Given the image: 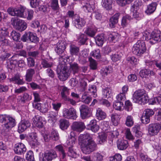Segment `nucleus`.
I'll list each match as a JSON object with an SVG mask.
<instances>
[{
  "label": "nucleus",
  "instance_id": "nucleus-27",
  "mask_svg": "<svg viewBox=\"0 0 161 161\" xmlns=\"http://www.w3.org/2000/svg\"><path fill=\"white\" fill-rule=\"evenodd\" d=\"M97 30L94 26L88 27L85 32L89 37H93L95 36Z\"/></svg>",
  "mask_w": 161,
  "mask_h": 161
},
{
  "label": "nucleus",
  "instance_id": "nucleus-3",
  "mask_svg": "<svg viewBox=\"0 0 161 161\" xmlns=\"http://www.w3.org/2000/svg\"><path fill=\"white\" fill-rule=\"evenodd\" d=\"M57 73L59 79L61 81L66 80L70 75V72L65 65L59 64L58 66Z\"/></svg>",
  "mask_w": 161,
  "mask_h": 161
},
{
  "label": "nucleus",
  "instance_id": "nucleus-30",
  "mask_svg": "<svg viewBox=\"0 0 161 161\" xmlns=\"http://www.w3.org/2000/svg\"><path fill=\"white\" fill-rule=\"evenodd\" d=\"M80 50L79 47L76 46L73 44H71L69 46V51L72 55H77L78 54Z\"/></svg>",
  "mask_w": 161,
  "mask_h": 161
},
{
  "label": "nucleus",
  "instance_id": "nucleus-49",
  "mask_svg": "<svg viewBox=\"0 0 161 161\" xmlns=\"http://www.w3.org/2000/svg\"><path fill=\"white\" fill-rule=\"evenodd\" d=\"M50 137L53 140H58L59 138L58 132L55 130H52L50 136Z\"/></svg>",
  "mask_w": 161,
  "mask_h": 161
},
{
  "label": "nucleus",
  "instance_id": "nucleus-34",
  "mask_svg": "<svg viewBox=\"0 0 161 161\" xmlns=\"http://www.w3.org/2000/svg\"><path fill=\"white\" fill-rule=\"evenodd\" d=\"M119 15V13H116L111 17V28H114L115 27L114 25L118 23Z\"/></svg>",
  "mask_w": 161,
  "mask_h": 161
},
{
  "label": "nucleus",
  "instance_id": "nucleus-8",
  "mask_svg": "<svg viewBox=\"0 0 161 161\" xmlns=\"http://www.w3.org/2000/svg\"><path fill=\"white\" fill-rule=\"evenodd\" d=\"M161 129V125L159 123L151 124L147 127L148 134L151 136H155L158 134Z\"/></svg>",
  "mask_w": 161,
  "mask_h": 161
},
{
  "label": "nucleus",
  "instance_id": "nucleus-12",
  "mask_svg": "<svg viewBox=\"0 0 161 161\" xmlns=\"http://www.w3.org/2000/svg\"><path fill=\"white\" fill-rule=\"evenodd\" d=\"M16 125V121L15 119L9 116L7 121L4 124L3 129L6 131H8L14 127Z\"/></svg>",
  "mask_w": 161,
  "mask_h": 161
},
{
  "label": "nucleus",
  "instance_id": "nucleus-52",
  "mask_svg": "<svg viewBox=\"0 0 161 161\" xmlns=\"http://www.w3.org/2000/svg\"><path fill=\"white\" fill-rule=\"evenodd\" d=\"M133 0H117V2L119 5L123 6L126 4H129Z\"/></svg>",
  "mask_w": 161,
  "mask_h": 161
},
{
  "label": "nucleus",
  "instance_id": "nucleus-40",
  "mask_svg": "<svg viewBox=\"0 0 161 161\" xmlns=\"http://www.w3.org/2000/svg\"><path fill=\"white\" fill-rule=\"evenodd\" d=\"M69 89L67 87L64 86H62L61 94L63 99L66 98L67 97V95L69 94Z\"/></svg>",
  "mask_w": 161,
  "mask_h": 161
},
{
  "label": "nucleus",
  "instance_id": "nucleus-38",
  "mask_svg": "<svg viewBox=\"0 0 161 161\" xmlns=\"http://www.w3.org/2000/svg\"><path fill=\"white\" fill-rule=\"evenodd\" d=\"M88 90L89 92L92 93V95L93 97H97V89L95 86L90 85Z\"/></svg>",
  "mask_w": 161,
  "mask_h": 161
},
{
  "label": "nucleus",
  "instance_id": "nucleus-56",
  "mask_svg": "<svg viewBox=\"0 0 161 161\" xmlns=\"http://www.w3.org/2000/svg\"><path fill=\"white\" fill-rule=\"evenodd\" d=\"M125 109L128 111H130L132 109V104L131 103L129 100L125 102Z\"/></svg>",
  "mask_w": 161,
  "mask_h": 161
},
{
  "label": "nucleus",
  "instance_id": "nucleus-64",
  "mask_svg": "<svg viewBox=\"0 0 161 161\" xmlns=\"http://www.w3.org/2000/svg\"><path fill=\"white\" fill-rule=\"evenodd\" d=\"M140 157L142 161H151L150 159L148 158L147 156L144 153H140Z\"/></svg>",
  "mask_w": 161,
  "mask_h": 161
},
{
  "label": "nucleus",
  "instance_id": "nucleus-57",
  "mask_svg": "<svg viewBox=\"0 0 161 161\" xmlns=\"http://www.w3.org/2000/svg\"><path fill=\"white\" fill-rule=\"evenodd\" d=\"M116 98L117 101L119 102L124 101L126 99L125 94L124 93H120L117 96Z\"/></svg>",
  "mask_w": 161,
  "mask_h": 161
},
{
  "label": "nucleus",
  "instance_id": "nucleus-42",
  "mask_svg": "<svg viewBox=\"0 0 161 161\" xmlns=\"http://www.w3.org/2000/svg\"><path fill=\"white\" fill-rule=\"evenodd\" d=\"M25 158L27 161H35L33 153L31 151H29L27 153Z\"/></svg>",
  "mask_w": 161,
  "mask_h": 161
},
{
  "label": "nucleus",
  "instance_id": "nucleus-32",
  "mask_svg": "<svg viewBox=\"0 0 161 161\" xmlns=\"http://www.w3.org/2000/svg\"><path fill=\"white\" fill-rule=\"evenodd\" d=\"M41 64L44 68H50L53 65V63L47 59H42Z\"/></svg>",
  "mask_w": 161,
  "mask_h": 161
},
{
  "label": "nucleus",
  "instance_id": "nucleus-11",
  "mask_svg": "<svg viewBox=\"0 0 161 161\" xmlns=\"http://www.w3.org/2000/svg\"><path fill=\"white\" fill-rule=\"evenodd\" d=\"M161 40V33L160 31H153L151 34L148 33H144L143 35L142 40Z\"/></svg>",
  "mask_w": 161,
  "mask_h": 161
},
{
  "label": "nucleus",
  "instance_id": "nucleus-4",
  "mask_svg": "<svg viewBox=\"0 0 161 161\" xmlns=\"http://www.w3.org/2000/svg\"><path fill=\"white\" fill-rule=\"evenodd\" d=\"M8 14L12 16H16L21 18H25L26 14L25 12V8L21 7L19 8H15L10 7L7 10Z\"/></svg>",
  "mask_w": 161,
  "mask_h": 161
},
{
  "label": "nucleus",
  "instance_id": "nucleus-47",
  "mask_svg": "<svg viewBox=\"0 0 161 161\" xmlns=\"http://www.w3.org/2000/svg\"><path fill=\"white\" fill-rule=\"evenodd\" d=\"M51 6L53 10H58L59 8V6L58 0H52L51 3Z\"/></svg>",
  "mask_w": 161,
  "mask_h": 161
},
{
  "label": "nucleus",
  "instance_id": "nucleus-7",
  "mask_svg": "<svg viewBox=\"0 0 161 161\" xmlns=\"http://www.w3.org/2000/svg\"><path fill=\"white\" fill-rule=\"evenodd\" d=\"M58 158L56 151L52 150L44 153L42 157L40 158V161H52Z\"/></svg>",
  "mask_w": 161,
  "mask_h": 161
},
{
  "label": "nucleus",
  "instance_id": "nucleus-18",
  "mask_svg": "<svg viewBox=\"0 0 161 161\" xmlns=\"http://www.w3.org/2000/svg\"><path fill=\"white\" fill-rule=\"evenodd\" d=\"M31 126V123L27 120H23L19 123L18 126V131L22 133L27 128Z\"/></svg>",
  "mask_w": 161,
  "mask_h": 161
},
{
  "label": "nucleus",
  "instance_id": "nucleus-45",
  "mask_svg": "<svg viewBox=\"0 0 161 161\" xmlns=\"http://www.w3.org/2000/svg\"><path fill=\"white\" fill-rule=\"evenodd\" d=\"M150 73V70L147 69H143L141 70L139 73L140 76L142 78H145Z\"/></svg>",
  "mask_w": 161,
  "mask_h": 161
},
{
  "label": "nucleus",
  "instance_id": "nucleus-41",
  "mask_svg": "<svg viewBox=\"0 0 161 161\" xmlns=\"http://www.w3.org/2000/svg\"><path fill=\"white\" fill-rule=\"evenodd\" d=\"M101 127L103 130L105 132H109L108 130H109L110 126L108 122L103 121L102 122L101 125Z\"/></svg>",
  "mask_w": 161,
  "mask_h": 161
},
{
  "label": "nucleus",
  "instance_id": "nucleus-9",
  "mask_svg": "<svg viewBox=\"0 0 161 161\" xmlns=\"http://www.w3.org/2000/svg\"><path fill=\"white\" fill-rule=\"evenodd\" d=\"M62 113L63 116L66 119H75L77 117L75 109L72 108H64Z\"/></svg>",
  "mask_w": 161,
  "mask_h": 161
},
{
  "label": "nucleus",
  "instance_id": "nucleus-60",
  "mask_svg": "<svg viewBox=\"0 0 161 161\" xmlns=\"http://www.w3.org/2000/svg\"><path fill=\"white\" fill-rule=\"evenodd\" d=\"M94 156L96 158L97 161H103V156L100 153L97 152L94 153Z\"/></svg>",
  "mask_w": 161,
  "mask_h": 161
},
{
  "label": "nucleus",
  "instance_id": "nucleus-23",
  "mask_svg": "<svg viewBox=\"0 0 161 161\" xmlns=\"http://www.w3.org/2000/svg\"><path fill=\"white\" fill-rule=\"evenodd\" d=\"M158 5L157 2H152L147 6V9L146 10L145 13L148 14H150L153 13L156 10Z\"/></svg>",
  "mask_w": 161,
  "mask_h": 161
},
{
  "label": "nucleus",
  "instance_id": "nucleus-58",
  "mask_svg": "<svg viewBox=\"0 0 161 161\" xmlns=\"http://www.w3.org/2000/svg\"><path fill=\"white\" fill-rule=\"evenodd\" d=\"M9 116L6 114H0V122L5 123Z\"/></svg>",
  "mask_w": 161,
  "mask_h": 161
},
{
  "label": "nucleus",
  "instance_id": "nucleus-26",
  "mask_svg": "<svg viewBox=\"0 0 161 161\" xmlns=\"http://www.w3.org/2000/svg\"><path fill=\"white\" fill-rule=\"evenodd\" d=\"M32 99L31 95L27 93H25L21 97L19 102L21 104H24Z\"/></svg>",
  "mask_w": 161,
  "mask_h": 161
},
{
  "label": "nucleus",
  "instance_id": "nucleus-14",
  "mask_svg": "<svg viewBox=\"0 0 161 161\" xmlns=\"http://www.w3.org/2000/svg\"><path fill=\"white\" fill-rule=\"evenodd\" d=\"M32 121L36 126L39 128L43 127L46 123L43 118L38 115L35 116L32 119Z\"/></svg>",
  "mask_w": 161,
  "mask_h": 161
},
{
  "label": "nucleus",
  "instance_id": "nucleus-50",
  "mask_svg": "<svg viewBox=\"0 0 161 161\" xmlns=\"http://www.w3.org/2000/svg\"><path fill=\"white\" fill-rule=\"evenodd\" d=\"M11 36L13 40H19L20 37V34L14 31L11 32Z\"/></svg>",
  "mask_w": 161,
  "mask_h": 161
},
{
  "label": "nucleus",
  "instance_id": "nucleus-62",
  "mask_svg": "<svg viewBox=\"0 0 161 161\" xmlns=\"http://www.w3.org/2000/svg\"><path fill=\"white\" fill-rule=\"evenodd\" d=\"M27 15L25 18L28 20H31L32 19L33 17L34 11L32 10H27Z\"/></svg>",
  "mask_w": 161,
  "mask_h": 161
},
{
  "label": "nucleus",
  "instance_id": "nucleus-46",
  "mask_svg": "<svg viewBox=\"0 0 161 161\" xmlns=\"http://www.w3.org/2000/svg\"><path fill=\"white\" fill-rule=\"evenodd\" d=\"M102 4L103 7L107 10L111 9L110 2L109 0H102Z\"/></svg>",
  "mask_w": 161,
  "mask_h": 161
},
{
  "label": "nucleus",
  "instance_id": "nucleus-59",
  "mask_svg": "<svg viewBox=\"0 0 161 161\" xmlns=\"http://www.w3.org/2000/svg\"><path fill=\"white\" fill-rule=\"evenodd\" d=\"M141 120L143 123L145 124H147L150 122V117L145 115L143 116L141 118Z\"/></svg>",
  "mask_w": 161,
  "mask_h": 161
},
{
  "label": "nucleus",
  "instance_id": "nucleus-44",
  "mask_svg": "<svg viewBox=\"0 0 161 161\" xmlns=\"http://www.w3.org/2000/svg\"><path fill=\"white\" fill-rule=\"evenodd\" d=\"M123 105V103L122 102L115 101L113 103V107L116 110H120Z\"/></svg>",
  "mask_w": 161,
  "mask_h": 161
},
{
  "label": "nucleus",
  "instance_id": "nucleus-37",
  "mask_svg": "<svg viewBox=\"0 0 161 161\" xmlns=\"http://www.w3.org/2000/svg\"><path fill=\"white\" fill-rule=\"evenodd\" d=\"M90 55L96 59H99L101 57L100 50L99 49L94 50L91 52Z\"/></svg>",
  "mask_w": 161,
  "mask_h": 161
},
{
  "label": "nucleus",
  "instance_id": "nucleus-28",
  "mask_svg": "<svg viewBox=\"0 0 161 161\" xmlns=\"http://www.w3.org/2000/svg\"><path fill=\"white\" fill-rule=\"evenodd\" d=\"M59 122L60 127L63 130L66 129L69 125V121L66 119H61Z\"/></svg>",
  "mask_w": 161,
  "mask_h": 161
},
{
  "label": "nucleus",
  "instance_id": "nucleus-17",
  "mask_svg": "<svg viewBox=\"0 0 161 161\" xmlns=\"http://www.w3.org/2000/svg\"><path fill=\"white\" fill-rule=\"evenodd\" d=\"M71 128L74 131L80 132L85 128L84 123L82 122H75L73 123Z\"/></svg>",
  "mask_w": 161,
  "mask_h": 161
},
{
  "label": "nucleus",
  "instance_id": "nucleus-6",
  "mask_svg": "<svg viewBox=\"0 0 161 161\" xmlns=\"http://www.w3.org/2000/svg\"><path fill=\"white\" fill-rule=\"evenodd\" d=\"M11 24L16 29L20 31L25 30L27 27V24L23 20L17 17L12 18Z\"/></svg>",
  "mask_w": 161,
  "mask_h": 161
},
{
  "label": "nucleus",
  "instance_id": "nucleus-19",
  "mask_svg": "<svg viewBox=\"0 0 161 161\" xmlns=\"http://www.w3.org/2000/svg\"><path fill=\"white\" fill-rule=\"evenodd\" d=\"M39 39L36 33L31 32H25L22 37L21 40H37Z\"/></svg>",
  "mask_w": 161,
  "mask_h": 161
},
{
  "label": "nucleus",
  "instance_id": "nucleus-24",
  "mask_svg": "<svg viewBox=\"0 0 161 161\" xmlns=\"http://www.w3.org/2000/svg\"><path fill=\"white\" fill-rule=\"evenodd\" d=\"M118 148L120 150L125 149L128 146V141L125 140H118L117 142Z\"/></svg>",
  "mask_w": 161,
  "mask_h": 161
},
{
  "label": "nucleus",
  "instance_id": "nucleus-33",
  "mask_svg": "<svg viewBox=\"0 0 161 161\" xmlns=\"http://www.w3.org/2000/svg\"><path fill=\"white\" fill-rule=\"evenodd\" d=\"M74 146H69L68 148L67 154L69 156L72 158H76L77 157L75 150L74 148Z\"/></svg>",
  "mask_w": 161,
  "mask_h": 161
},
{
  "label": "nucleus",
  "instance_id": "nucleus-15",
  "mask_svg": "<svg viewBox=\"0 0 161 161\" xmlns=\"http://www.w3.org/2000/svg\"><path fill=\"white\" fill-rule=\"evenodd\" d=\"M25 146L22 143H18L15 145L14 151L15 153L19 155L24 154L26 151Z\"/></svg>",
  "mask_w": 161,
  "mask_h": 161
},
{
  "label": "nucleus",
  "instance_id": "nucleus-2",
  "mask_svg": "<svg viewBox=\"0 0 161 161\" xmlns=\"http://www.w3.org/2000/svg\"><path fill=\"white\" fill-rule=\"evenodd\" d=\"M132 99L134 102L141 105L144 104L148 101V97L144 90L136 91L133 94Z\"/></svg>",
  "mask_w": 161,
  "mask_h": 161
},
{
  "label": "nucleus",
  "instance_id": "nucleus-43",
  "mask_svg": "<svg viewBox=\"0 0 161 161\" xmlns=\"http://www.w3.org/2000/svg\"><path fill=\"white\" fill-rule=\"evenodd\" d=\"M107 136L105 133H102L99 134L98 140L99 143L100 144L106 141Z\"/></svg>",
  "mask_w": 161,
  "mask_h": 161
},
{
  "label": "nucleus",
  "instance_id": "nucleus-36",
  "mask_svg": "<svg viewBox=\"0 0 161 161\" xmlns=\"http://www.w3.org/2000/svg\"><path fill=\"white\" fill-rule=\"evenodd\" d=\"M90 62V69L92 70H95L97 69V64L96 61L92 57L89 58Z\"/></svg>",
  "mask_w": 161,
  "mask_h": 161
},
{
  "label": "nucleus",
  "instance_id": "nucleus-51",
  "mask_svg": "<svg viewBox=\"0 0 161 161\" xmlns=\"http://www.w3.org/2000/svg\"><path fill=\"white\" fill-rule=\"evenodd\" d=\"M30 1V5L32 8H36L39 7L41 3L40 0H31Z\"/></svg>",
  "mask_w": 161,
  "mask_h": 161
},
{
  "label": "nucleus",
  "instance_id": "nucleus-20",
  "mask_svg": "<svg viewBox=\"0 0 161 161\" xmlns=\"http://www.w3.org/2000/svg\"><path fill=\"white\" fill-rule=\"evenodd\" d=\"M73 22L75 27L79 29H81L86 24L85 20L79 16H77L75 18L73 21Z\"/></svg>",
  "mask_w": 161,
  "mask_h": 161
},
{
  "label": "nucleus",
  "instance_id": "nucleus-63",
  "mask_svg": "<svg viewBox=\"0 0 161 161\" xmlns=\"http://www.w3.org/2000/svg\"><path fill=\"white\" fill-rule=\"evenodd\" d=\"M128 78L129 81L133 82L137 80V77L135 74H131L128 76Z\"/></svg>",
  "mask_w": 161,
  "mask_h": 161
},
{
  "label": "nucleus",
  "instance_id": "nucleus-48",
  "mask_svg": "<svg viewBox=\"0 0 161 161\" xmlns=\"http://www.w3.org/2000/svg\"><path fill=\"white\" fill-rule=\"evenodd\" d=\"M133 124L134 121L132 117L130 115L128 116L126 119V125L130 127L133 125Z\"/></svg>",
  "mask_w": 161,
  "mask_h": 161
},
{
  "label": "nucleus",
  "instance_id": "nucleus-29",
  "mask_svg": "<svg viewBox=\"0 0 161 161\" xmlns=\"http://www.w3.org/2000/svg\"><path fill=\"white\" fill-rule=\"evenodd\" d=\"M81 4L82 5V7L85 12H92L93 10V6L91 5L88 3H85L83 2H81Z\"/></svg>",
  "mask_w": 161,
  "mask_h": 161
},
{
  "label": "nucleus",
  "instance_id": "nucleus-54",
  "mask_svg": "<svg viewBox=\"0 0 161 161\" xmlns=\"http://www.w3.org/2000/svg\"><path fill=\"white\" fill-rule=\"evenodd\" d=\"M27 65L30 67H32L35 66V60L33 58L29 57L27 58Z\"/></svg>",
  "mask_w": 161,
  "mask_h": 161
},
{
  "label": "nucleus",
  "instance_id": "nucleus-13",
  "mask_svg": "<svg viewBox=\"0 0 161 161\" xmlns=\"http://www.w3.org/2000/svg\"><path fill=\"white\" fill-rule=\"evenodd\" d=\"M80 116L82 119L89 117L91 115V109L85 105H82L80 108Z\"/></svg>",
  "mask_w": 161,
  "mask_h": 161
},
{
  "label": "nucleus",
  "instance_id": "nucleus-16",
  "mask_svg": "<svg viewBox=\"0 0 161 161\" xmlns=\"http://www.w3.org/2000/svg\"><path fill=\"white\" fill-rule=\"evenodd\" d=\"M138 9V4L137 3L133 4L130 8V11L133 12V18L138 20H140L141 19L142 16L141 14L137 11Z\"/></svg>",
  "mask_w": 161,
  "mask_h": 161
},
{
  "label": "nucleus",
  "instance_id": "nucleus-53",
  "mask_svg": "<svg viewBox=\"0 0 161 161\" xmlns=\"http://www.w3.org/2000/svg\"><path fill=\"white\" fill-rule=\"evenodd\" d=\"M48 106L47 104H42L39 111L42 113H46L48 110Z\"/></svg>",
  "mask_w": 161,
  "mask_h": 161
},
{
  "label": "nucleus",
  "instance_id": "nucleus-5",
  "mask_svg": "<svg viewBox=\"0 0 161 161\" xmlns=\"http://www.w3.org/2000/svg\"><path fill=\"white\" fill-rule=\"evenodd\" d=\"M145 42L144 41H137L132 48L133 53L137 56H140L146 50Z\"/></svg>",
  "mask_w": 161,
  "mask_h": 161
},
{
  "label": "nucleus",
  "instance_id": "nucleus-55",
  "mask_svg": "<svg viewBox=\"0 0 161 161\" xmlns=\"http://www.w3.org/2000/svg\"><path fill=\"white\" fill-rule=\"evenodd\" d=\"M27 89L25 86H21L18 88H16L14 90V93L17 94H20L25 92Z\"/></svg>",
  "mask_w": 161,
  "mask_h": 161
},
{
  "label": "nucleus",
  "instance_id": "nucleus-61",
  "mask_svg": "<svg viewBox=\"0 0 161 161\" xmlns=\"http://www.w3.org/2000/svg\"><path fill=\"white\" fill-rule=\"evenodd\" d=\"M111 161H121L122 157L121 155L117 153L111 157Z\"/></svg>",
  "mask_w": 161,
  "mask_h": 161
},
{
  "label": "nucleus",
  "instance_id": "nucleus-25",
  "mask_svg": "<svg viewBox=\"0 0 161 161\" xmlns=\"http://www.w3.org/2000/svg\"><path fill=\"white\" fill-rule=\"evenodd\" d=\"M35 72V70L33 69L30 68L27 69L26 71L25 80L28 82L31 81Z\"/></svg>",
  "mask_w": 161,
  "mask_h": 161
},
{
  "label": "nucleus",
  "instance_id": "nucleus-10",
  "mask_svg": "<svg viewBox=\"0 0 161 161\" xmlns=\"http://www.w3.org/2000/svg\"><path fill=\"white\" fill-rule=\"evenodd\" d=\"M26 138L31 147L35 148L40 145V143L37 140V136L35 133L33 132L29 133Z\"/></svg>",
  "mask_w": 161,
  "mask_h": 161
},
{
  "label": "nucleus",
  "instance_id": "nucleus-31",
  "mask_svg": "<svg viewBox=\"0 0 161 161\" xmlns=\"http://www.w3.org/2000/svg\"><path fill=\"white\" fill-rule=\"evenodd\" d=\"M96 116L98 119L101 120L105 119L106 117V115L105 112L98 108L97 110Z\"/></svg>",
  "mask_w": 161,
  "mask_h": 161
},
{
  "label": "nucleus",
  "instance_id": "nucleus-22",
  "mask_svg": "<svg viewBox=\"0 0 161 161\" xmlns=\"http://www.w3.org/2000/svg\"><path fill=\"white\" fill-rule=\"evenodd\" d=\"M10 80L14 83L19 85H23L24 83L23 79H21L20 75L18 73L15 74L14 77L10 79Z\"/></svg>",
  "mask_w": 161,
  "mask_h": 161
},
{
  "label": "nucleus",
  "instance_id": "nucleus-21",
  "mask_svg": "<svg viewBox=\"0 0 161 161\" xmlns=\"http://www.w3.org/2000/svg\"><path fill=\"white\" fill-rule=\"evenodd\" d=\"M55 149L59 152V158H58L57 161H61V159H64L66 156V154L63 146L61 145L56 146Z\"/></svg>",
  "mask_w": 161,
  "mask_h": 161
},
{
  "label": "nucleus",
  "instance_id": "nucleus-35",
  "mask_svg": "<svg viewBox=\"0 0 161 161\" xmlns=\"http://www.w3.org/2000/svg\"><path fill=\"white\" fill-rule=\"evenodd\" d=\"M58 115V112L56 111H50L49 112L48 116L49 120H52L53 122H55L56 121V117Z\"/></svg>",
  "mask_w": 161,
  "mask_h": 161
},
{
  "label": "nucleus",
  "instance_id": "nucleus-39",
  "mask_svg": "<svg viewBox=\"0 0 161 161\" xmlns=\"http://www.w3.org/2000/svg\"><path fill=\"white\" fill-rule=\"evenodd\" d=\"M81 101L86 104H89L92 100V97L87 96V94L86 93H84L81 97Z\"/></svg>",
  "mask_w": 161,
  "mask_h": 161
},
{
  "label": "nucleus",
  "instance_id": "nucleus-1",
  "mask_svg": "<svg viewBox=\"0 0 161 161\" xmlns=\"http://www.w3.org/2000/svg\"><path fill=\"white\" fill-rule=\"evenodd\" d=\"M78 140L81 143V150L83 153L89 154L97 149V144L93 140L92 135L89 133L80 134Z\"/></svg>",
  "mask_w": 161,
  "mask_h": 161
}]
</instances>
